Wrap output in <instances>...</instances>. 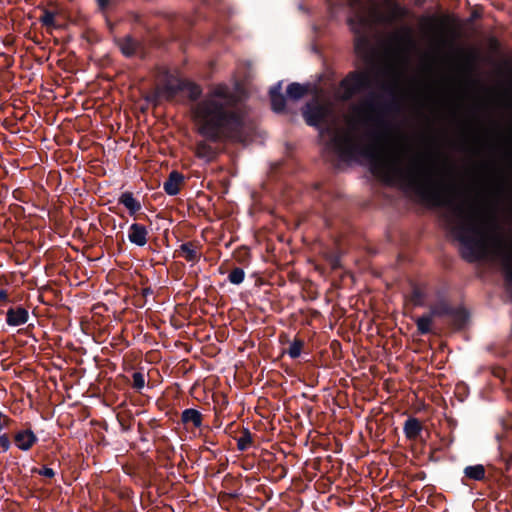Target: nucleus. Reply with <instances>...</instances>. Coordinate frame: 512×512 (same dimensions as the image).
<instances>
[{
  "label": "nucleus",
  "instance_id": "1",
  "mask_svg": "<svg viewBox=\"0 0 512 512\" xmlns=\"http://www.w3.org/2000/svg\"><path fill=\"white\" fill-rule=\"evenodd\" d=\"M382 93L370 91L360 106L354 109L357 120L352 123L366 128L365 142L352 131H342L333 135L331 145L344 161L358 162L365 159L370 171L388 185H397L405 192L414 194L420 202L432 207H445L444 220L453 237L461 244V256L467 262L483 259L489 242L498 247L506 283L512 287V252L508 251L498 234L499 225L495 217H479V214L464 203L446 193L443 185L436 180L433 169L420 155H413L407 166L400 157L387 159L379 146L390 138L392 132L388 116L399 111V101L395 87L382 85Z\"/></svg>",
  "mask_w": 512,
  "mask_h": 512
},
{
  "label": "nucleus",
  "instance_id": "2",
  "mask_svg": "<svg viewBox=\"0 0 512 512\" xmlns=\"http://www.w3.org/2000/svg\"><path fill=\"white\" fill-rule=\"evenodd\" d=\"M193 114L198 125L197 132L205 138L195 145L194 153L197 158L207 163L217 158L216 148L208 142L242 140L245 111L238 96L228 86H216L195 105Z\"/></svg>",
  "mask_w": 512,
  "mask_h": 512
},
{
  "label": "nucleus",
  "instance_id": "3",
  "mask_svg": "<svg viewBox=\"0 0 512 512\" xmlns=\"http://www.w3.org/2000/svg\"><path fill=\"white\" fill-rule=\"evenodd\" d=\"M391 22L378 8L367 9L359 4V9L348 17L347 24L354 35V51L359 56H365L371 49V33L378 23Z\"/></svg>",
  "mask_w": 512,
  "mask_h": 512
},
{
  "label": "nucleus",
  "instance_id": "4",
  "mask_svg": "<svg viewBox=\"0 0 512 512\" xmlns=\"http://www.w3.org/2000/svg\"><path fill=\"white\" fill-rule=\"evenodd\" d=\"M435 317H449L456 329H462L468 321L469 314L463 307H453L447 300L441 299L430 306L429 312L417 318L416 326L420 335L432 332V321Z\"/></svg>",
  "mask_w": 512,
  "mask_h": 512
},
{
  "label": "nucleus",
  "instance_id": "5",
  "mask_svg": "<svg viewBox=\"0 0 512 512\" xmlns=\"http://www.w3.org/2000/svg\"><path fill=\"white\" fill-rule=\"evenodd\" d=\"M374 79L370 72L354 70L349 72L339 83L341 94L339 98L343 101L351 100L355 95L371 90Z\"/></svg>",
  "mask_w": 512,
  "mask_h": 512
},
{
  "label": "nucleus",
  "instance_id": "6",
  "mask_svg": "<svg viewBox=\"0 0 512 512\" xmlns=\"http://www.w3.org/2000/svg\"><path fill=\"white\" fill-rule=\"evenodd\" d=\"M302 115L307 125L319 127L326 122L330 115V109L319 102H308L302 110Z\"/></svg>",
  "mask_w": 512,
  "mask_h": 512
},
{
  "label": "nucleus",
  "instance_id": "7",
  "mask_svg": "<svg viewBox=\"0 0 512 512\" xmlns=\"http://www.w3.org/2000/svg\"><path fill=\"white\" fill-rule=\"evenodd\" d=\"M388 42L391 46L402 50H411L416 46L412 29L409 26H402L398 30L390 33Z\"/></svg>",
  "mask_w": 512,
  "mask_h": 512
},
{
  "label": "nucleus",
  "instance_id": "8",
  "mask_svg": "<svg viewBox=\"0 0 512 512\" xmlns=\"http://www.w3.org/2000/svg\"><path fill=\"white\" fill-rule=\"evenodd\" d=\"M201 247L202 245L197 241H188L182 243L179 248L175 250L174 256L182 257L187 262L195 264L202 256L200 251Z\"/></svg>",
  "mask_w": 512,
  "mask_h": 512
},
{
  "label": "nucleus",
  "instance_id": "9",
  "mask_svg": "<svg viewBox=\"0 0 512 512\" xmlns=\"http://www.w3.org/2000/svg\"><path fill=\"white\" fill-rule=\"evenodd\" d=\"M185 80L168 78L162 85L160 93L169 101H172L180 92H184Z\"/></svg>",
  "mask_w": 512,
  "mask_h": 512
},
{
  "label": "nucleus",
  "instance_id": "10",
  "mask_svg": "<svg viewBox=\"0 0 512 512\" xmlns=\"http://www.w3.org/2000/svg\"><path fill=\"white\" fill-rule=\"evenodd\" d=\"M38 441V437L30 429L19 430L14 434V443L22 451L30 450Z\"/></svg>",
  "mask_w": 512,
  "mask_h": 512
},
{
  "label": "nucleus",
  "instance_id": "11",
  "mask_svg": "<svg viewBox=\"0 0 512 512\" xmlns=\"http://www.w3.org/2000/svg\"><path fill=\"white\" fill-rule=\"evenodd\" d=\"M128 239L132 244L139 247L146 245L148 241V229L140 223H133L128 229Z\"/></svg>",
  "mask_w": 512,
  "mask_h": 512
},
{
  "label": "nucleus",
  "instance_id": "12",
  "mask_svg": "<svg viewBox=\"0 0 512 512\" xmlns=\"http://www.w3.org/2000/svg\"><path fill=\"white\" fill-rule=\"evenodd\" d=\"M272 110L276 113H282L286 108V97L282 94V82L276 83L269 90Z\"/></svg>",
  "mask_w": 512,
  "mask_h": 512
},
{
  "label": "nucleus",
  "instance_id": "13",
  "mask_svg": "<svg viewBox=\"0 0 512 512\" xmlns=\"http://www.w3.org/2000/svg\"><path fill=\"white\" fill-rule=\"evenodd\" d=\"M203 414L194 408H187L181 413V422L186 429L200 428L203 423Z\"/></svg>",
  "mask_w": 512,
  "mask_h": 512
},
{
  "label": "nucleus",
  "instance_id": "14",
  "mask_svg": "<svg viewBox=\"0 0 512 512\" xmlns=\"http://www.w3.org/2000/svg\"><path fill=\"white\" fill-rule=\"evenodd\" d=\"M28 318V311L22 306L11 307L6 312V323L9 326L23 325L28 321Z\"/></svg>",
  "mask_w": 512,
  "mask_h": 512
},
{
  "label": "nucleus",
  "instance_id": "15",
  "mask_svg": "<svg viewBox=\"0 0 512 512\" xmlns=\"http://www.w3.org/2000/svg\"><path fill=\"white\" fill-rule=\"evenodd\" d=\"M184 180L182 173L173 170L164 181L163 189L168 195L175 196L180 192V186L184 183Z\"/></svg>",
  "mask_w": 512,
  "mask_h": 512
},
{
  "label": "nucleus",
  "instance_id": "16",
  "mask_svg": "<svg viewBox=\"0 0 512 512\" xmlns=\"http://www.w3.org/2000/svg\"><path fill=\"white\" fill-rule=\"evenodd\" d=\"M423 426L418 418L408 417L403 425V432L408 440L421 439Z\"/></svg>",
  "mask_w": 512,
  "mask_h": 512
},
{
  "label": "nucleus",
  "instance_id": "17",
  "mask_svg": "<svg viewBox=\"0 0 512 512\" xmlns=\"http://www.w3.org/2000/svg\"><path fill=\"white\" fill-rule=\"evenodd\" d=\"M118 45L122 54L126 57L134 56L141 46L140 42L130 35L120 39Z\"/></svg>",
  "mask_w": 512,
  "mask_h": 512
},
{
  "label": "nucleus",
  "instance_id": "18",
  "mask_svg": "<svg viewBox=\"0 0 512 512\" xmlns=\"http://www.w3.org/2000/svg\"><path fill=\"white\" fill-rule=\"evenodd\" d=\"M309 91V84H300L297 82H293L288 85L286 89V95L288 99L297 101L306 96L309 93Z\"/></svg>",
  "mask_w": 512,
  "mask_h": 512
},
{
  "label": "nucleus",
  "instance_id": "19",
  "mask_svg": "<svg viewBox=\"0 0 512 512\" xmlns=\"http://www.w3.org/2000/svg\"><path fill=\"white\" fill-rule=\"evenodd\" d=\"M383 15L388 19H391V22L384 21L382 23H378V26H391L396 21L403 20L404 18H406L408 16V9L405 8L404 6H401L398 3H393L391 5V13L389 15Z\"/></svg>",
  "mask_w": 512,
  "mask_h": 512
},
{
  "label": "nucleus",
  "instance_id": "20",
  "mask_svg": "<svg viewBox=\"0 0 512 512\" xmlns=\"http://www.w3.org/2000/svg\"><path fill=\"white\" fill-rule=\"evenodd\" d=\"M119 203L128 209L131 216L141 210V203L134 198L133 193L128 191L121 194Z\"/></svg>",
  "mask_w": 512,
  "mask_h": 512
},
{
  "label": "nucleus",
  "instance_id": "21",
  "mask_svg": "<svg viewBox=\"0 0 512 512\" xmlns=\"http://www.w3.org/2000/svg\"><path fill=\"white\" fill-rule=\"evenodd\" d=\"M254 444V435L249 429L244 428L241 435L237 438V449L239 451H247Z\"/></svg>",
  "mask_w": 512,
  "mask_h": 512
},
{
  "label": "nucleus",
  "instance_id": "22",
  "mask_svg": "<svg viewBox=\"0 0 512 512\" xmlns=\"http://www.w3.org/2000/svg\"><path fill=\"white\" fill-rule=\"evenodd\" d=\"M465 477L475 480L481 481L485 478V468L483 465L478 464L474 466H467L464 469Z\"/></svg>",
  "mask_w": 512,
  "mask_h": 512
},
{
  "label": "nucleus",
  "instance_id": "23",
  "mask_svg": "<svg viewBox=\"0 0 512 512\" xmlns=\"http://www.w3.org/2000/svg\"><path fill=\"white\" fill-rule=\"evenodd\" d=\"M304 340L300 339V338H295L289 348L287 349V354L292 358V359H296L298 358L300 355H301V351L304 347Z\"/></svg>",
  "mask_w": 512,
  "mask_h": 512
},
{
  "label": "nucleus",
  "instance_id": "24",
  "mask_svg": "<svg viewBox=\"0 0 512 512\" xmlns=\"http://www.w3.org/2000/svg\"><path fill=\"white\" fill-rule=\"evenodd\" d=\"M184 92L188 93L190 100L195 101L201 96L202 89L198 84L185 80Z\"/></svg>",
  "mask_w": 512,
  "mask_h": 512
},
{
  "label": "nucleus",
  "instance_id": "25",
  "mask_svg": "<svg viewBox=\"0 0 512 512\" xmlns=\"http://www.w3.org/2000/svg\"><path fill=\"white\" fill-rule=\"evenodd\" d=\"M245 278V272L240 267H235L231 272L228 274V280L230 283L239 285L244 281Z\"/></svg>",
  "mask_w": 512,
  "mask_h": 512
},
{
  "label": "nucleus",
  "instance_id": "26",
  "mask_svg": "<svg viewBox=\"0 0 512 512\" xmlns=\"http://www.w3.org/2000/svg\"><path fill=\"white\" fill-rule=\"evenodd\" d=\"M55 16L56 13L48 9L43 10V14L40 17V22L46 27H55Z\"/></svg>",
  "mask_w": 512,
  "mask_h": 512
},
{
  "label": "nucleus",
  "instance_id": "27",
  "mask_svg": "<svg viewBox=\"0 0 512 512\" xmlns=\"http://www.w3.org/2000/svg\"><path fill=\"white\" fill-rule=\"evenodd\" d=\"M98 10L101 13H107L112 8L116 7L121 0H95Z\"/></svg>",
  "mask_w": 512,
  "mask_h": 512
},
{
  "label": "nucleus",
  "instance_id": "28",
  "mask_svg": "<svg viewBox=\"0 0 512 512\" xmlns=\"http://www.w3.org/2000/svg\"><path fill=\"white\" fill-rule=\"evenodd\" d=\"M132 379H133V383H132V387L136 390V391H140L144 388L145 386V376L142 372H134L133 375H132Z\"/></svg>",
  "mask_w": 512,
  "mask_h": 512
},
{
  "label": "nucleus",
  "instance_id": "29",
  "mask_svg": "<svg viewBox=\"0 0 512 512\" xmlns=\"http://www.w3.org/2000/svg\"><path fill=\"white\" fill-rule=\"evenodd\" d=\"M424 299H425L424 292L421 289L415 287L412 290V294H411V301L413 302V304L416 306H424Z\"/></svg>",
  "mask_w": 512,
  "mask_h": 512
},
{
  "label": "nucleus",
  "instance_id": "30",
  "mask_svg": "<svg viewBox=\"0 0 512 512\" xmlns=\"http://www.w3.org/2000/svg\"><path fill=\"white\" fill-rule=\"evenodd\" d=\"M31 473L38 474L46 478H53L55 476V471L52 468L46 466L43 468L33 467L31 469Z\"/></svg>",
  "mask_w": 512,
  "mask_h": 512
},
{
  "label": "nucleus",
  "instance_id": "31",
  "mask_svg": "<svg viewBox=\"0 0 512 512\" xmlns=\"http://www.w3.org/2000/svg\"><path fill=\"white\" fill-rule=\"evenodd\" d=\"M273 472L276 474L277 480H281L284 477H286L288 469L284 465H282V464H277L273 468Z\"/></svg>",
  "mask_w": 512,
  "mask_h": 512
},
{
  "label": "nucleus",
  "instance_id": "32",
  "mask_svg": "<svg viewBox=\"0 0 512 512\" xmlns=\"http://www.w3.org/2000/svg\"><path fill=\"white\" fill-rule=\"evenodd\" d=\"M327 261L333 270L339 269L341 266L340 257L336 254H330L327 257Z\"/></svg>",
  "mask_w": 512,
  "mask_h": 512
},
{
  "label": "nucleus",
  "instance_id": "33",
  "mask_svg": "<svg viewBox=\"0 0 512 512\" xmlns=\"http://www.w3.org/2000/svg\"><path fill=\"white\" fill-rule=\"evenodd\" d=\"M0 447L4 452L8 451L11 447V441L8 434L4 433L0 435Z\"/></svg>",
  "mask_w": 512,
  "mask_h": 512
},
{
  "label": "nucleus",
  "instance_id": "34",
  "mask_svg": "<svg viewBox=\"0 0 512 512\" xmlns=\"http://www.w3.org/2000/svg\"><path fill=\"white\" fill-rule=\"evenodd\" d=\"M0 59H3V67L10 68L14 63V58L4 52L0 53Z\"/></svg>",
  "mask_w": 512,
  "mask_h": 512
},
{
  "label": "nucleus",
  "instance_id": "35",
  "mask_svg": "<svg viewBox=\"0 0 512 512\" xmlns=\"http://www.w3.org/2000/svg\"><path fill=\"white\" fill-rule=\"evenodd\" d=\"M359 3L360 5L366 7L367 9H372V8H377L375 5H372V6H367L366 4H364L362 2V0H353L352 3H351V6L353 7L354 9V12L355 13L358 9H359Z\"/></svg>",
  "mask_w": 512,
  "mask_h": 512
},
{
  "label": "nucleus",
  "instance_id": "36",
  "mask_svg": "<svg viewBox=\"0 0 512 512\" xmlns=\"http://www.w3.org/2000/svg\"><path fill=\"white\" fill-rule=\"evenodd\" d=\"M10 418L0 411V432L8 426Z\"/></svg>",
  "mask_w": 512,
  "mask_h": 512
},
{
  "label": "nucleus",
  "instance_id": "37",
  "mask_svg": "<svg viewBox=\"0 0 512 512\" xmlns=\"http://www.w3.org/2000/svg\"><path fill=\"white\" fill-rule=\"evenodd\" d=\"M159 92L158 91H155L149 95H147L145 97V99L148 101V102H157L158 101V98H159Z\"/></svg>",
  "mask_w": 512,
  "mask_h": 512
},
{
  "label": "nucleus",
  "instance_id": "38",
  "mask_svg": "<svg viewBox=\"0 0 512 512\" xmlns=\"http://www.w3.org/2000/svg\"><path fill=\"white\" fill-rule=\"evenodd\" d=\"M7 301H8V293L6 290L1 289L0 290V305H3Z\"/></svg>",
  "mask_w": 512,
  "mask_h": 512
},
{
  "label": "nucleus",
  "instance_id": "39",
  "mask_svg": "<svg viewBox=\"0 0 512 512\" xmlns=\"http://www.w3.org/2000/svg\"><path fill=\"white\" fill-rule=\"evenodd\" d=\"M480 17H481V13L476 11V10L471 13V20H475V19H478Z\"/></svg>",
  "mask_w": 512,
  "mask_h": 512
},
{
  "label": "nucleus",
  "instance_id": "40",
  "mask_svg": "<svg viewBox=\"0 0 512 512\" xmlns=\"http://www.w3.org/2000/svg\"><path fill=\"white\" fill-rule=\"evenodd\" d=\"M281 166H282V162H275L273 165H272V169L274 171H278L281 169Z\"/></svg>",
  "mask_w": 512,
  "mask_h": 512
},
{
  "label": "nucleus",
  "instance_id": "41",
  "mask_svg": "<svg viewBox=\"0 0 512 512\" xmlns=\"http://www.w3.org/2000/svg\"><path fill=\"white\" fill-rule=\"evenodd\" d=\"M142 293H143V296H147L149 294H152V290L149 287L148 288H144Z\"/></svg>",
  "mask_w": 512,
  "mask_h": 512
},
{
  "label": "nucleus",
  "instance_id": "42",
  "mask_svg": "<svg viewBox=\"0 0 512 512\" xmlns=\"http://www.w3.org/2000/svg\"><path fill=\"white\" fill-rule=\"evenodd\" d=\"M416 477H417V479H419V480H424V479H425V473H424V472H421V473L417 474V476H416Z\"/></svg>",
  "mask_w": 512,
  "mask_h": 512
},
{
  "label": "nucleus",
  "instance_id": "43",
  "mask_svg": "<svg viewBox=\"0 0 512 512\" xmlns=\"http://www.w3.org/2000/svg\"><path fill=\"white\" fill-rule=\"evenodd\" d=\"M142 428H143V425L141 423H139L138 424V429H139L140 432H141Z\"/></svg>",
  "mask_w": 512,
  "mask_h": 512
}]
</instances>
